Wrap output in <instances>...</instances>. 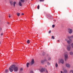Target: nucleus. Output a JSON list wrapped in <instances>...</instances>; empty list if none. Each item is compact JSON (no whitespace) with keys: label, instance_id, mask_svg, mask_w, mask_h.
I'll list each match as a JSON object with an SVG mask.
<instances>
[{"label":"nucleus","instance_id":"nucleus-1","mask_svg":"<svg viewBox=\"0 0 73 73\" xmlns=\"http://www.w3.org/2000/svg\"><path fill=\"white\" fill-rule=\"evenodd\" d=\"M15 65H13L9 67V70L10 72H13V69H14L15 72H17L18 70V68L17 66L15 67Z\"/></svg>","mask_w":73,"mask_h":73},{"label":"nucleus","instance_id":"nucleus-2","mask_svg":"<svg viewBox=\"0 0 73 73\" xmlns=\"http://www.w3.org/2000/svg\"><path fill=\"white\" fill-rule=\"evenodd\" d=\"M39 70H40L41 72H45V71L46 73H48L47 70H46V69H45V68H42L41 69H40Z\"/></svg>","mask_w":73,"mask_h":73},{"label":"nucleus","instance_id":"nucleus-3","mask_svg":"<svg viewBox=\"0 0 73 73\" xmlns=\"http://www.w3.org/2000/svg\"><path fill=\"white\" fill-rule=\"evenodd\" d=\"M10 3L11 5H13L14 7H15V4H16V2L15 1L13 2V1H11L10 2Z\"/></svg>","mask_w":73,"mask_h":73},{"label":"nucleus","instance_id":"nucleus-4","mask_svg":"<svg viewBox=\"0 0 73 73\" xmlns=\"http://www.w3.org/2000/svg\"><path fill=\"white\" fill-rule=\"evenodd\" d=\"M68 32L70 34H71L73 32V30L71 29H68Z\"/></svg>","mask_w":73,"mask_h":73},{"label":"nucleus","instance_id":"nucleus-5","mask_svg":"<svg viewBox=\"0 0 73 73\" xmlns=\"http://www.w3.org/2000/svg\"><path fill=\"white\" fill-rule=\"evenodd\" d=\"M68 58V55L67 54H65L64 56V60L65 61H67Z\"/></svg>","mask_w":73,"mask_h":73},{"label":"nucleus","instance_id":"nucleus-6","mask_svg":"<svg viewBox=\"0 0 73 73\" xmlns=\"http://www.w3.org/2000/svg\"><path fill=\"white\" fill-rule=\"evenodd\" d=\"M71 49L70 46V45H68L67 47V49L68 50V51H70Z\"/></svg>","mask_w":73,"mask_h":73},{"label":"nucleus","instance_id":"nucleus-7","mask_svg":"<svg viewBox=\"0 0 73 73\" xmlns=\"http://www.w3.org/2000/svg\"><path fill=\"white\" fill-rule=\"evenodd\" d=\"M69 40H68L67 42L68 44H70V43H71V42H72V39H70Z\"/></svg>","mask_w":73,"mask_h":73},{"label":"nucleus","instance_id":"nucleus-8","mask_svg":"<svg viewBox=\"0 0 73 73\" xmlns=\"http://www.w3.org/2000/svg\"><path fill=\"white\" fill-rule=\"evenodd\" d=\"M66 66L67 68H70V65L69 64H66Z\"/></svg>","mask_w":73,"mask_h":73},{"label":"nucleus","instance_id":"nucleus-9","mask_svg":"<svg viewBox=\"0 0 73 73\" xmlns=\"http://www.w3.org/2000/svg\"><path fill=\"white\" fill-rule=\"evenodd\" d=\"M45 61H47V60H46V59H45L43 60H42L41 61V64H43V63H44V62H45Z\"/></svg>","mask_w":73,"mask_h":73},{"label":"nucleus","instance_id":"nucleus-10","mask_svg":"<svg viewBox=\"0 0 73 73\" xmlns=\"http://www.w3.org/2000/svg\"><path fill=\"white\" fill-rule=\"evenodd\" d=\"M35 63V61H34V60L33 59L31 61V65H33V64Z\"/></svg>","mask_w":73,"mask_h":73},{"label":"nucleus","instance_id":"nucleus-11","mask_svg":"<svg viewBox=\"0 0 73 73\" xmlns=\"http://www.w3.org/2000/svg\"><path fill=\"white\" fill-rule=\"evenodd\" d=\"M19 6H22V4H21V2L20 1L19 2Z\"/></svg>","mask_w":73,"mask_h":73},{"label":"nucleus","instance_id":"nucleus-12","mask_svg":"<svg viewBox=\"0 0 73 73\" xmlns=\"http://www.w3.org/2000/svg\"><path fill=\"white\" fill-rule=\"evenodd\" d=\"M64 62V60L62 59L60 60V62H61L62 64H63Z\"/></svg>","mask_w":73,"mask_h":73},{"label":"nucleus","instance_id":"nucleus-13","mask_svg":"<svg viewBox=\"0 0 73 73\" xmlns=\"http://www.w3.org/2000/svg\"><path fill=\"white\" fill-rule=\"evenodd\" d=\"M64 73H67L68 71L66 70H64Z\"/></svg>","mask_w":73,"mask_h":73},{"label":"nucleus","instance_id":"nucleus-14","mask_svg":"<svg viewBox=\"0 0 73 73\" xmlns=\"http://www.w3.org/2000/svg\"><path fill=\"white\" fill-rule=\"evenodd\" d=\"M8 72H9V70L7 69L5 71V73H8Z\"/></svg>","mask_w":73,"mask_h":73},{"label":"nucleus","instance_id":"nucleus-15","mask_svg":"<svg viewBox=\"0 0 73 73\" xmlns=\"http://www.w3.org/2000/svg\"><path fill=\"white\" fill-rule=\"evenodd\" d=\"M70 55H71V56H72L73 54V53L72 52H70Z\"/></svg>","mask_w":73,"mask_h":73},{"label":"nucleus","instance_id":"nucleus-16","mask_svg":"<svg viewBox=\"0 0 73 73\" xmlns=\"http://www.w3.org/2000/svg\"><path fill=\"white\" fill-rule=\"evenodd\" d=\"M17 16H20V13H17Z\"/></svg>","mask_w":73,"mask_h":73},{"label":"nucleus","instance_id":"nucleus-17","mask_svg":"<svg viewBox=\"0 0 73 73\" xmlns=\"http://www.w3.org/2000/svg\"><path fill=\"white\" fill-rule=\"evenodd\" d=\"M29 63H27V67H29Z\"/></svg>","mask_w":73,"mask_h":73},{"label":"nucleus","instance_id":"nucleus-18","mask_svg":"<svg viewBox=\"0 0 73 73\" xmlns=\"http://www.w3.org/2000/svg\"><path fill=\"white\" fill-rule=\"evenodd\" d=\"M55 66L56 68L58 67V64L57 63H56L55 64Z\"/></svg>","mask_w":73,"mask_h":73},{"label":"nucleus","instance_id":"nucleus-19","mask_svg":"<svg viewBox=\"0 0 73 73\" xmlns=\"http://www.w3.org/2000/svg\"><path fill=\"white\" fill-rule=\"evenodd\" d=\"M22 3H24L25 1L24 0H20Z\"/></svg>","mask_w":73,"mask_h":73},{"label":"nucleus","instance_id":"nucleus-20","mask_svg":"<svg viewBox=\"0 0 73 73\" xmlns=\"http://www.w3.org/2000/svg\"><path fill=\"white\" fill-rule=\"evenodd\" d=\"M70 73H73V70H71L70 71Z\"/></svg>","mask_w":73,"mask_h":73},{"label":"nucleus","instance_id":"nucleus-21","mask_svg":"<svg viewBox=\"0 0 73 73\" xmlns=\"http://www.w3.org/2000/svg\"><path fill=\"white\" fill-rule=\"evenodd\" d=\"M71 47H72V48H73V43H72L71 44Z\"/></svg>","mask_w":73,"mask_h":73},{"label":"nucleus","instance_id":"nucleus-22","mask_svg":"<svg viewBox=\"0 0 73 73\" xmlns=\"http://www.w3.org/2000/svg\"><path fill=\"white\" fill-rule=\"evenodd\" d=\"M50 60H51V58H50V57H49L48 58V60H49V61H50Z\"/></svg>","mask_w":73,"mask_h":73},{"label":"nucleus","instance_id":"nucleus-23","mask_svg":"<svg viewBox=\"0 0 73 73\" xmlns=\"http://www.w3.org/2000/svg\"><path fill=\"white\" fill-rule=\"evenodd\" d=\"M30 41H29V40H28L27 41V43L28 44H29Z\"/></svg>","mask_w":73,"mask_h":73},{"label":"nucleus","instance_id":"nucleus-24","mask_svg":"<svg viewBox=\"0 0 73 73\" xmlns=\"http://www.w3.org/2000/svg\"><path fill=\"white\" fill-rule=\"evenodd\" d=\"M40 8V6L39 5H38L37 6V9H39Z\"/></svg>","mask_w":73,"mask_h":73},{"label":"nucleus","instance_id":"nucleus-25","mask_svg":"<svg viewBox=\"0 0 73 73\" xmlns=\"http://www.w3.org/2000/svg\"><path fill=\"white\" fill-rule=\"evenodd\" d=\"M45 54V52H43L42 53V56H44Z\"/></svg>","mask_w":73,"mask_h":73},{"label":"nucleus","instance_id":"nucleus-26","mask_svg":"<svg viewBox=\"0 0 73 73\" xmlns=\"http://www.w3.org/2000/svg\"><path fill=\"white\" fill-rule=\"evenodd\" d=\"M52 39H54L55 38H54V37L53 36H52Z\"/></svg>","mask_w":73,"mask_h":73},{"label":"nucleus","instance_id":"nucleus-27","mask_svg":"<svg viewBox=\"0 0 73 73\" xmlns=\"http://www.w3.org/2000/svg\"><path fill=\"white\" fill-rule=\"evenodd\" d=\"M55 27V25H52V28H54Z\"/></svg>","mask_w":73,"mask_h":73},{"label":"nucleus","instance_id":"nucleus-28","mask_svg":"<svg viewBox=\"0 0 73 73\" xmlns=\"http://www.w3.org/2000/svg\"><path fill=\"white\" fill-rule=\"evenodd\" d=\"M67 38H68V39H69V40H70V36H67Z\"/></svg>","mask_w":73,"mask_h":73},{"label":"nucleus","instance_id":"nucleus-29","mask_svg":"<svg viewBox=\"0 0 73 73\" xmlns=\"http://www.w3.org/2000/svg\"><path fill=\"white\" fill-rule=\"evenodd\" d=\"M23 70V68H20V71H22V70Z\"/></svg>","mask_w":73,"mask_h":73},{"label":"nucleus","instance_id":"nucleus-30","mask_svg":"<svg viewBox=\"0 0 73 73\" xmlns=\"http://www.w3.org/2000/svg\"><path fill=\"white\" fill-rule=\"evenodd\" d=\"M47 65H50V63L49 62H47Z\"/></svg>","mask_w":73,"mask_h":73},{"label":"nucleus","instance_id":"nucleus-31","mask_svg":"<svg viewBox=\"0 0 73 73\" xmlns=\"http://www.w3.org/2000/svg\"><path fill=\"white\" fill-rule=\"evenodd\" d=\"M30 73H33V71H30Z\"/></svg>","mask_w":73,"mask_h":73},{"label":"nucleus","instance_id":"nucleus-32","mask_svg":"<svg viewBox=\"0 0 73 73\" xmlns=\"http://www.w3.org/2000/svg\"><path fill=\"white\" fill-rule=\"evenodd\" d=\"M70 38H73V36L72 35V36H70Z\"/></svg>","mask_w":73,"mask_h":73},{"label":"nucleus","instance_id":"nucleus-33","mask_svg":"<svg viewBox=\"0 0 73 73\" xmlns=\"http://www.w3.org/2000/svg\"><path fill=\"white\" fill-rule=\"evenodd\" d=\"M44 1V0H40V1L41 2V1Z\"/></svg>","mask_w":73,"mask_h":73},{"label":"nucleus","instance_id":"nucleus-34","mask_svg":"<svg viewBox=\"0 0 73 73\" xmlns=\"http://www.w3.org/2000/svg\"><path fill=\"white\" fill-rule=\"evenodd\" d=\"M51 33V31H49V33Z\"/></svg>","mask_w":73,"mask_h":73},{"label":"nucleus","instance_id":"nucleus-35","mask_svg":"<svg viewBox=\"0 0 73 73\" xmlns=\"http://www.w3.org/2000/svg\"><path fill=\"white\" fill-rule=\"evenodd\" d=\"M11 15H10V14H9V17H11Z\"/></svg>","mask_w":73,"mask_h":73},{"label":"nucleus","instance_id":"nucleus-36","mask_svg":"<svg viewBox=\"0 0 73 73\" xmlns=\"http://www.w3.org/2000/svg\"><path fill=\"white\" fill-rule=\"evenodd\" d=\"M65 40V41H68V39L66 38Z\"/></svg>","mask_w":73,"mask_h":73},{"label":"nucleus","instance_id":"nucleus-37","mask_svg":"<svg viewBox=\"0 0 73 73\" xmlns=\"http://www.w3.org/2000/svg\"><path fill=\"white\" fill-rule=\"evenodd\" d=\"M24 15V14L23 13H22V14H21V15Z\"/></svg>","mask_w":73,"mask_h":73},{"label":"nucleus","instance_id":"nucleus-38","mask_svg":"<svg viewBox=\"0 0 73 73\" xmlns=\"http://www.w3.org/2000/svg\"><path fill=\"white\" fill-rule=\"evenodd\" d=\"M3 35V33H2L1 34V36H2V35Z\"/></svg>","mask_w":73,"mask_h":73},{"label":"nucleus","instance_id":"nucleus-39","mask_svg":"<svg viewBox=\"0 0 73 73\" xmlns=\"http://www.w3.org/2000/svg\"><path fill=\"white\" fill-rule=\"evenodd\" d=\"M7 24H9V23H8V22H7Z\"/></svg>","mask_w":73,"mask_h":73},{"label":"nucleus","instance_id":"nucleus-40","mask_svg":"<svg viewBox=\"0 0 73 73\" xmlns=\"http://www.w3.org/2000/svg\"><path fill=\"white\" fill-rule=\"evenodd\" d=\"M57 41H58V42H59V41H60V40H58Z\"/></svg>","mask_w":73,"mask_h":73},{"label":"nucleus","instance_id":"nucleus-41","mask_svg":"<svg viewBox=\"0 0 73 73\" xmlns=\"http://www.w3.org/2000/svg\"><path fill=\"white\" fill-rule=\"evenodd\" d=\"M61 73H62V71H61Z\"/></svg>","mask_w":73,"mask_h":73},{"label":"nucleus","instance_id":"nucleus-42","mask_svg":"<svg viewBox=\"0 0 73 73\" xmlns=\"http://www.w3.org/2000/svg\"><path fill=\"white\" fill-rule=\"evenodd\" d=\"M50 17V16H49L48 17Z\"/></svg>","mask_w":73,"mask_h":73},{"label":"nucleus","instance_id":"nucleus-43","mask_svg":"<svg viewBox=\"0 0 73 73\" xmlns=\"http://www.w3.org/2000/svg\"><path fill=\"white\" fill-rule=\"evenodd\" d=\"M1 44V42H0V45Z\"/></svg>","mask_w":73,"mask_h":73},{"label":"nucleus","instance_id":"nucleus-44","mask_svg":"<svg viewBox=\"0 0 73 73\" xmlns=\"http://www.w3.org/2000/svg\"><path fill=\"white\" fill-rule=\"evenodd\" d=\"M45 67H46V66H45Z\"/></svg>","mask_w":73,"mask_h":73},{"label":"nucleus","instance_id":"nucleus-45","mask_svg":"<svg viewBox=\"0 0 73 73\" xmlns=\"http://www.w3.org/2000/svg\"><path fill=\"white\" fill-rule=\"evenodd\" d=\"M32 1L33 0H31Z\"/></svg>","mask_w":73,"mask_h":73}]
</instances>
